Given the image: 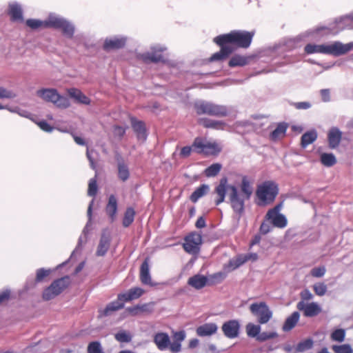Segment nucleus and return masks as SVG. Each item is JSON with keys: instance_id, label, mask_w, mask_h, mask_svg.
I'll return each mask as SVG.
<instances>
[{"instance_id": "f257e3e1", "label": "nucleus", "mask_w": 353, "mask_h": 353, "mask_svg": "<svg viewBox=\"0 0 353 353\" xmlns=\"http://www.w3.org/2000/svg\"><path fill=\"white\" fill-rule=\"evenodd\" d=\"M240 188L241 194H239V190L235 185H228V179L223 178L215 188V192L218 195V199L215 201L216 205H219L224 201L226 192L229 190V200L231 207L233 211L239 215V219L245 211V200H249L253 192L250 182L245 176L242 178Z\"/></svg>"}, {"instance_id": "f03ea898", "label": "nucleus", "mask_w": 353, "mask_h": 353, "mask_svg": "<svg viewBox=\"0 0 353 353\" xmlns=\"http://www.w3.org/2000/svg\"><path fill=\"white\" fill-rule=\"evenodd\" d=\"M347 29L353 30V11L348 14L336 18L333 22L327 25H319L307 30L304 34L306 37H323L329 34H336L341 31Z\"/></svg>"}, {"instance_id": "7ed1b4c3", "label": "nucleus", "mask_w": 353, "mask_h": 353, "mask_svg": "<svg viewBox=\"0 0 353 353\" xmlns=\"http://www.w3.org/2000/svg\"><path fill=\"white\" fill-rule=\"evenodd\" d=\"M353 50V42L344 44L341 41H334L331 44L308 43L304 50L307 54L320 53L339 57Z\"/></svg>"}, {"instance_id": "20e7f679", "label": "nucleus", "mask_w": 353, "mask_h": 353, "mask_svg": "<svg viewBox=\"0 0 353 353\" xmlns=\"http://www.w3.org/2000/svg\"><path fill=\"white\" fill-rule=\"evenodd\" d=\"M254 32L245 30H232L228 34H220L214 39V42L218 46L232 44L239 48H248L250 47Z\"/></svg>"}, {"instance_id": "39448f33", "label": "nucleus", "mask_w": 353, "mask_h": 353, "mask_svg": "<svg viewBox=\"0 0 353 353\" xmlns=\"http://www.w3.org/2000/svg\"><path fill=\"white\" fill-rule=\"evenodd\" d=\"M194 108L199 115L206 114L215 117H225L229 114V109L226 105L203 99L195 101Z\"/></svg>"}, {"instance_id": "423d86ee", "label": "nucleus", "mask_w": 353, "mask_h": 353, "mask_svg": "<svg viewBox=\"0 0 353 353\" xmlns=\"http://www.w3.org/2000/svg\"><path fill=\"white\" fill-rule=\"evenodd\" d=\"M279 193V188L276 183L266 181L259 185L256 195L259 200V205H264L272 203Z\"/></svg>"}, {"instance_id": "0eeeda50", "label": "nucleus", "mask_w": 353, "mask_h": 353, "mask_svg": "<svg viewBox=\"0 0 353 353\" xmlns=\"http://www.w3.org/2000/svg\"><path fill=\"white\" fill-rule=\"evenodd\" d=\"M50 28L61 30L62 34L68 39H72L75 32L74 24L68 19L56 13L49 14Z\"/></svg>"}, {"instance_id": "6e6552de", "label": "nucleus", "mask_w": 353, "mask_h": 353, "mask_svg": "<svg viewBox=\"0 0 353 353\" xmlns=\"http://www.w3.org/2000/svg\"><path fill=\"white\" fill-rule=\"evenodd\" d=\"M37 96L46 102H50L60 108H67L70 103L68 99L59 94L54 88H41L37 91Z\"/></svg>"}, {"instance_id": "1a4fd4ad", "label": "nucleus", "mask_w": 353, "mask_h": 353, "mask_svg": "<svg viewBox=\"0 0 353 353\" xmlns=\"http://www.w3.org/2000/svg\"><path fill=\"white\" fill-rule=\"evenodd\" d=\"M70 283L69 276H65L54 280L43 292L42 297L45 301H50L59 295Z\"/></svg>"}, {"instance_id": "9d476101", "label": "nucleus", "mask_w": 353, "mask_h": 353, "mask_svg": "<svg viewBox=\"0 0 353 353\" xmlns=\"http://www.w3.org/2000/svg\"><path fill=\"white\" fill-rule=\"evenodd\" d=\"M150 51L145 52H137L136 57L139 60L145 63H157L163 60V52L167 48L161 44H154L150 46Z\"/></svg>"}, {"instance_id": "9b49d317", "label": "nucleus", "mask_w": 353, "mask_h": 353, "mask_svg": "<svg viewBox=\"0 0 353 353\" xmlns=\"http://www.w3.org/2000/svg\"><path fill=\"white\" fill-rule=\"evenodd\" d=\"M250 312L257 318L260 324L267 323L272 317V312L263 301L253 303L250 305Z\"/></svg>"}, {"instance_id": "f8f14e48", "label": "nucleus", "mask_w": 353, "mask_h": 353, "mask_svg": "<svg viewBox=\"0 0 353 353\" xmlns=\"http://www.w3.org/2000/svg\"><path fill=\"white\" fill-rule=\"evenodd\" d=\"M283 203L276 205L273 208L269 210L265 214V221H268L274 227L284 228L288 224L285 216L280 213Z\"/></svg>"}, {"instance_id": "ddd939ff", "label": "nucleus", "mask_w": 353, "mask_h": 353, "mask_svg": "<svg viewBox=\"0 0 353 353\" xmlns=\"http://www.w3.org/2000/svg\"><path fill=\"white\" fill-rule=\"evenodd\" d=\"M202 243V236L197 232H192L185 238L183 244L185 251L191 254H196L200 251V245Z\"/></svg>"}, {"instance_id": "4468645a", "label": "nucleus", "mask_w": 353, "mask_h": 353, "mask_svg": "<svg viewBox=\"0 0 353 353\" xmlns=\"http://www.w3.org/2000/svg\"><path fill=\"white\" fill-rule=\"evenodd\" d=\"M128 41V37L123 34H117L105 39L103 49L105 51L120 50L123 48Z\"/></svg>"}, {"instance_id": "2eb2a0df", "label": "nucleus", "mask_w": 353, "mask_h": 353, "mask_svg": "<svg viewBox=\"0 0 353 353\" xmlns=\"http://www.w3.org/2000/svg\"><path fill=\"white\" fill-rule=\"evenodd\" d=\"M241 324L239 320L232 319L224 322L221 326L222 332L225 337L233 339L240 334Z\"/></svg>"}, {"instance_id": "dca6fc26", "label": "nucleus", "mask_w": 353, "mask_h": 353, "mask_svg": "<svg viewBox=\"0 0 353 353\" xmlns=\"http://www.w3.org/2000/svg\"><path fill=\"white\" fill-rule=\"evenodd\" d=\"M296 308L303 311L306 317H314L320 314L322 311L321 306L316 302L306 303L303 301L298 302Z\"/></svg>"}, {"instance_id": "f3484780", "label": "nucleus", "mask_w": 353, "mask_h": 353, "mask_svg": "<svg viewBox=\"0 0 353 353\" xmlns=\"http://www.w3.org/2000/svg\"><path fill=\"white\" fill-rule=\"evenodd\" d=\"M110 242L111 235L110 232L107 229L103 230L96 251V255L97 256H105L110 248Z\"/></svg>"}, {"instance_id": "a211bd4d", "label": "nucleus", "mask_w": 353, "mask_h": 353, "mask_svg": "<svg viewBox=\"0 0 353 353\" xmlns=\"http://www.w3.org/2000/svg\"><path fill=\"white\" fill-rule=\"evenodd\" d=\"M192 147L196 150L198 153H208L209 150H213L217 152H219L221 150L218 148V145L215 143L205 142L203 140L197 137L194 139Z\"/></svg>"}, {"instance_id": "6ab92c4d", "label": "nucleus", "mask_w": 353, "mask_h": 353, "mask_svg": "<svg viewBox=\"0 0 353 353\" xmlns=\"http://www.w3.org/2000/svg\"><path fill=\"white\" fill-rule=\"evenodd\" d=\"M153 341L160 351H165L170 345V338L166 332H157L153 336Z\"/></svg>"}, {"instance_id": "aec40b11", "label": "nucleus", "mask_w": 353, "mask_h": 353, "mask_svg": "<svg viewBox=\"0 0 353 353\" xmlns=\"http://www.w3.org/2000/svg\"><path fill=\"white\" fill-rule=\"evenodd\" d=\"M208 281V276L196 274L188 279V284L195 290H201L207 285H209Z\"/></svg>"}, {"instance_id": "412c9836", "label": "nucleus", "mask_w": 353, "mask_h": 353, "mask_svg": "<svg viewBox=\"0 0 353 353\" xmlns=\"http://www.w3.org/2000/svg\"><path fill=\"white\" fill-rule=\"evenodd\" d=\"M133 130L137 134V139L141 141H145L147 139L145 123L132 117L130 119Z\"/></svg>"}, {"instance_id": "4be33fe9", "label": "nucleus", "mask_w": 353, "mask_h": 353, "mask_svg": "<svg viewBox=\"0 0 353 353\" xmlns=\"http://www.w3.org/2000/svg\"><path fill=\"white\" fill-rule=\"evenodd\" d=\"M342 138L341 131L336 127L332 128L327 134L328 144L331 149L336 148Z\"/></svg>"}, {"instance_id": "5701e85b", "label": "nucleus", "mask_w": 353, "mask_h": 353, "mask_svg": "<svg viewBox=\"0 0 353 353\" xmlns=\"http://www.w3.org/2000/svg\"><path fill=\"white\" fill-rule=\"evenodd\" d=\"M218 330V326L214 323H207L199 326L196 332V334L201 337L210 336L214 334Z\"/></svg>"}, {"instance_id": "b1692460", "label": "nucleus", "mask_w": 353, "mask_h": 353, "mask_svg": "<svg viewBox=\"0 0 353 353\" xmlns=\"http://www.w3.org/2000/svg\"><path fill=\"white\" fill-rule=\"evenodd\" d=\"M8 14L13 21L23 20V11L21 5L16 2H10L8 5Z\"/></svg>"}, {"instance_id": "393cba45", "label": "nucleus", "mask_w": 353, "mask_h": 353, "mask_svg": "<svg viewBox=\"0 0 353 353\" xmlns=\"http://www.w3.org/2000/svg\"><path fill=\"white\" fill-rule=\"evenodd\" d=\"M67 92L68 95L71 98L74 99L77 103L89 105L91 102L90 99L87 96L77 88H69Z\"/></svg>"}, {"instance_id": "a878e982", "label": "nucleus", "mask_w": 353, "mask_h": 353, "mask_svg": "<svg viewBox=\"0 0 353 353\" xmlns=\"http://www.w3.org/2000/svg\"><path fill=\"white\" fill-rule=\"evenodd\" d=\"M221 47L220 51L213 54L210 57V61H221L227 58L233 51V49L226 44L219 46Z\"/></svg>"}, {"instance_id": "bb28decb", "label": "nucleus", "mask_w": 353, "mask_h": 353, "mask_svg": "<svg viewBox=\"0 0 353 353\" xmlns=\"http://www.w3.org/2000/svg\"><path fill=\"white\" fill-rule=\"evenodd\" d=\"M140 279L143 284L152 285L149 264L147 260H145L141 265Z\"/></svg>"}, {"instance_id": "cd10ccee", "label": "nucleus", "mask_w": 353, "mask_h": 353, "mask_svg": "<svg viewBox=\"0 0 353 353\" xmlns=\"http://www.w3.org/2000/svg\"><path fill=\"white\" fill-rule=\"evenodd\" d=\"M117 200L114 195L111 194L108 198V202L106 205L105 211L107 214L113 221L117 212Z\"/></svg>"}, {"instance_id": "c85d7f7f", "label": "nucleus", "mask_w": 353, "mask_h": 353, "mask_svg": "<svg viewBox=\"0 0 353 353\" xmlns=\"http://www.w3.org/2000/svg\"><path fill=\"white\" fill-rule=\"evenodd\" d=\"M299 318L300 314L299 312L295 311L292 312V314L285 319L282 327L283 330L284 332L290 331L295 327L299 320Z\"/></svg>"}, {"instance_id": "c756f323", "label": "nucleus", "mask_w": 353, "mask_h": 353, "mask_svg": "<svg viewBox=\"0 0 353 353\" xmlns=\"http://www.w3.org/2000/svg\"><path fill=\"white\" fill-rule=\"evenodd\" d=\"M49 15L45 20H40L36 19H29L26 21L27 26L32 30H37L39 28H50Z\"/></svg>"}, {"instance_id": "7c9ffc66", "label": "nucleus", "mask_w": 353, "mask_h": 353, "mask_svg": "<svg viewBox=\"0 0 353 353\" xmlns=\"http://www.w3.org/2000/svg\"><path fill=\"white\" fill-rule=\"evenodd\" d=\"M199 123L206 128L223 129L225 123L222 121L213 120L208 118H202L199 121Z\"/></svg>"}, {"instance_id": "2f4dec72", "label": "nucleus", "mask_w": 353, "mask_h": 353, "mask_svg": "<svg viewBox=\"0 0 353 353\" xmlns=\"http://www.w3.org/2000/svg\"><path fill=\"white\" fill-rule=\"evenodd\" d=\"M117 169L118 178L123 182L127 181L130 176V172L127 164L122 159L117 160Z\"/></svg>"}, {"instance_id": "473e14b6", "label": "nucleus", "mask_w": 353, "mask_h": 353, "mask_svg": "<svg viewBox=\"0 0 353 353\" xmlns=\"http://www.w3.org/2000/svg\"><path fill=\"white\" fill-rule=\"evenodd\" d=\"M318 134L315 130H311L305 132L301 138V147L305 148L307 145L314 142L317 139Z\"/></svg>"}, {"instance_id": "72a5a7b5", "label": "nucleus", "mask_w": 353, "mask_h": 353, "mask_svg": "<svg viewBox=\"0 0 353 353\" xmlns=\"http://www.w3.org/2000/svg\"><path fill=\"white\" fill-rule=\"evenodd\" d=\"M288 125L285 122L277 124L276 128L271 132L270 137L272 140L276 141L285 136Z\"/></svg>"}, {"instance_id": "f704fd0d", "label": "nucleus", "mask_w": 353, "mask_h": 353, "mask_svg": "<svg viewBox=\"0 0 353 353\" xmlns=\"http://www.w3.org/2000/svg\"><path fill=\"white\" fill-rule=\"evenodd\" d=\"M210 188L207 184H202L198 187L190 195V200L193 203H196L199 199L208 193Z\"/></svg>"}, {"instance_id": "c9c22d12", "label": "nucleus", "mask_w": 353, "mask_h": 353, "mask_svg": "<svg viewBox=\"0 0 353 353\" xmlns=\"http://www.w3.org/2000/svg\"><path fill=\"white\" fill-rule=\"evenodd\" d=\"M249 62V58L245 56L235 54L230 59L228 65L231 68L244 66Z\"/></svg>"}, {"instance_id": "e433bc0d", "label": "nucleus", "mask_w": 353, "mask_h": 353, "mask_svg": "<svg viewBox=\"0 0 353 353\" xmlns=\"http://www.w3.org/2000/svg\"><path fill=\"white\" fill-rule=\"evenodd\" d=\"M123 307L124 303L117 299L106 305L105 308L103 311V315L105 316H108L111 312L122 309Z\"/></svg>"}, {"instance_id": "4c0bfd02", "label": "nucleus", "mask_w": 353, "mask_h": 353, "mask_svg": "<svg viewBox=\"0 0 353 353\" xmlns=\"http://www.w3.org/2000/svg\"><path fill=\"white\" fill-rule=\"evenodd\" d=\"M134 216H135L134 210L132 207L127 208V209L124 213V216H123V221H122L123 226L124 228L129 227L133 223V221L134 220Z\"/></svg>"}, {"instance_id": "58836bf2", "label": "nucleus", "mask_w": 353, "mask_h": 353, "mask_svg": "<svg viewBox=\"0 0 353 353\" xmlns=\"http://www.w3.org/2000/svg\"><path fill=\"white\" fill-rule=\"evenodd\" d=\"M314 345V341L311 338L300 341L295 347V352H304L311 350Z\"/></svg>"}, {"instance_id": "ea45409f", "label": "nucleus", "mask_w": 353, "mask_h": 353, "mask_svg": "<svg viewBox=\"0 0 353 353\" xmlns=\"http://www.w3.org/2000/svg\"><path fill=\"white\" fill-rule=\"evenodd\" d=\"M247 335L251 338H256L257 339L258 336L261 332V326L259 325H255L252 323L247 324L245 327Z\"/></svg>"}, {"instance_id": "a19ab883", "label": "nucleus", "mask_w": 353, "mask_h": 353, "mask_svg": "<svg viewBox=\"0 0 353 353\" xmlns=\"http://www.w3.org/2000/svg\"><path fill=\"white\" fill-rule=\"evenodd\" d=\"M321 162L326 167H331L336 163V159L332 153H322L321 155Z\"/></svg>"}, {"instance_id": "79ce46f5", "label": "nucleus", "mask_w": 353, "mask_h": 353, "mask_svg": "<svg viewBox=\"0 0 353 353\" xmlns=\"http://www.w3.org/2000/svg\"><path fill=\"white\" fill-rule=\"evenodd\" d=\"M88 353H105L100 341H93L88 343L87 347Z\"/></svg>"}, {"instance_id": "37998d69", "label": "nucleus", "mask_w": 353, "mask_h": 353, "mask_svg": "<svg viewBox=\"0 0 353 353\" xmlns=\"http://www.w3.org/2000/svg\"><path fill=\"white\" fill-rule=\"evenodd\" d=\"M94 203V200L92 199L89 205H88V211H87V215H88V221L87 222L85 226L84 227L83 231H82V233H81V235L84 236H88V234L90 230V225H91V219H92V205Z\"/></svg>"}, {"instance_id": "c03bdc74", "label": "nucleus", "mask_w": 353, "mask_h": 353, "mask_svg": "<svg viewBox=\"0 0 353 353\" xmlns=\"http://www.w3.org/2000/svg\"><path fill=\"white\" fill-rule=\"evenodd\" d=\"M114 339L120 343H129L132 341V336L125 330H120L114 334Z\"/></svg>"}, {"instance_id": "a18cd8bd", "label": "nucleus", "mask_w": 353, "mask_h": 353, "mask_svg": "<svg viewBox=\"0 0 353 353\" xmlns=\"http://www.w3.org/2000/svg\"><path fill=\"white\" fill-rule=\"evenodd\" d=\"M221 169V165L220 163H213L205 170V174L208 177L215 176L220 172Z\"/></svg>"}, {"instance_id": "49530a36", "label": "nucleus", "mask_w": 353, "mask_h": 353, "mask_svg": "<svg viewBox=\"0 0 353 353\" xmlns=\"http://www.w3.org/2000/svg\"><path fill=\"white\" fill-rule=\"evenodd\" d=\"M345 337V330L342 328L334 330L331 333V339L334 341L341 343L344 341Z\"/></svg>"}, {"instance_id": "de8ad7c7", "label": "nucleus", "mask_w": 353, "mask_h": 353, "mask_svg": "<svg viewBox=\"0 0 353 353\" xmlns=\"http://www.w3.org/2000/svg\"><path fill=\"white\" fill-rule=\"evenodd\" d=\"M332 350L335 353H353V349L350 344L334 345Z\"/></svg>"}, {"instance_id": "09e8293b", "label": "nucleus", "mask_w": 353, "mask_h": 353, "mask_svg": "<svg viewBox=\"0 0 353 353\" xmlns=\"http://www.w3.org/2000/svg\"><path fill=\"white\" fill-rule=\"evenodd\" d=\"M313 290L316 295L323 296L325 294L327 288L324 283L318 282L314 284Z\"/></svg>"}, {"instance_id": "8fccbe9b", "label": "nucleus", "mask_w": 353, "mask_h": 353, "mask_svg": "<svg viewBox=\"0 0 353 353\" xmlns=\"http://www.w3.org/2000/svg\"><path fill=\"white\" fill-rule=\"evenodd\" d=\"M128 298L131 299V301L139 299L141 297L144 293V290L141 288H130L128 291Z\"/></svg>"}, {"instance_id": "3c124183", "label": "nucleus", "mask_w": 353, "mask_h": 353, "mask_svg": "<svg viewBox=\"0 0 353 353\" xmlns=\"http://www.w3.org/2000/svg\"><path fill=\"white\" fill-rule=\"evenodd\" d=\"M278 334L276 332H261L259 335L258 336L257 341L259 342H264L265 341H268L269 339H274L277 337Z\"/></svg>"}, {"instance_id": "603ef678", "label": "nucleus", "mask_w": 353, "mask_h": 353, "mask_svg": "<svg viewBox=\"0 0 353 353\" xmlns=\"http://www.w3.org/2000/svg\"><path fill=\"white\" fill-rule=\"evenodd\" d=\"M8 110L10 111V112H12V113H17V114H18L19 116H21L22 117H25V118H28V119H32V115L31 113H30L27 110H21V109H20L18 107H14V108L8 107Z\"/></svg>"}, {"instance_id": "864d4df0", "label": "nucleus", "mask_w": 353, "mask_h": 353, "mask_svg": "<svg viewBox=\"0 0 353 353\" xmlns=\"http://www.w3.org/2000/svg\"><path fill=\"white\" fill-rule=\"evenodd\" d=\"M51 272L50 269H45V268H39L36 272V278L35 281L37 283H39L43 281V279L48 276Z\"/></svg>"}, {"instance_id": "5fc2aeb1", "label": "nucleus", "mask_w": 353, "mask_h": 353, "mask_svg": "<svg viewBox=\"0 0 353 353\" xmlns=\"http://www.w3.org/2000/svg\"><path fill=\"white\" fill-rule=\"evenodd\" d=\"M16 97L17 94L12 90L0 87V99H14Z\"/></svg>"}, {"instance_id": "6e6d98bb", "label": "nucleus", "mask_w": 353, "mask_h": 353, "mask_svg": "<svg viewBox=\"0 0 353 353\" xmlns=\"http://www.w3.org/2000/svg\"><path fill=\"white\" fill-rule=\"evenodd\" d=\"M97 192V183L95 179H91L88 183V194L90 196H94Z\"/></svg>"}, {"instance_id": "4d7b16f0", "label": "nucleus", "mask_w": 353, "mask_h": 353, "mask_svg": "<svg viewBox=\"0 0 353 353\" xmlns=\"http://www.w3.org/2000/svg\"><path fill=\"white\" fill-rule=\"evenodd\" d=\"M325 268L324 266H321L312 268L310 274L313 277L321 278L325 275Z\"/></svg>"}, {"instance_id": "13d9d810", "label": "nucleus", "mask_w": 353, "mask_h": 353, "mask_svg": "<svg viewBox=\"0 0 353 353\" xmlns=\"http://www.w3.org/2000/svg\"><path fill=\"white\" fill-rule=\"evenodd\" d=\"M209 279V285L220 283L223 279V274L221 272L211 274L208 277Z\"/></svg>"}, {"instance_id": "bf43d9fd", "label": "nucleus", "mask_w": 353, "mask_h": 353, "mask_svg": "<svg viewBox=\"0 0 353 353\" xmlns=\"http://www.w3.org/2000/svg\"><path fill=\"white\" fill-rule=\"evenodd\" d=\"M290 104L296 110H308L312 107L309 101L292 102Z\"/></svg>"}, {"instance_id": "052dcab7", "label": "nucleus", "mask_w": 353, "mask_h": 353, "mask_svg": "<svg viewBox=\"0 0 353 353\" xmlns=\"http://www.w3.org/2000/svg\"><path fill=\"white\" fill-rule=\"evenodd\" d=\"M87 240H88V236H84L81 234V236H79V238L78 239L77 245L74 250L72 252V253L71 254V257H72L75 253H78L81 250L83 245L84 244H85V243L87 242Z\"/></svg>"}, {"instance_id": "680f3d73", "label": "nucleus", "mask_w": 353, "mask_h": 353, "mask_svg": "<svg viewBox=\"0 0 353 353\" xmlns=\"http://www.w3.org/2000/svg\"><path fill=\"white\" fill-rule=\"evenodd\" d=\"M300 297L301 299L300 301L305 303V301L312 300L314 296L308 289L305 288L300 292Z\"/></svg>"}, {"instance_id": "e2e57ef3", "label": "nucleus", "mask_w": 353, "mask_h": 353, "mask_svg": "<svg viewBox=\"0 0 353 353\" xmlns=\"http://www.w3.org/2000/svg\"><path fill=\"white\" fill-rule=\"evenodd\" d=\"M247 262V259L244 256H239L234 261H230V263L234 269L237 268L242 265L244 263Z\"/></svg>"}, {"instance_id": "0e129e2a", "label": "nucleus", "mask_w": 353, "mask_h": 353, "mask_svg": "<svg viewBox=\"0 0 353 353\" xmlns=\"http://www.w3.org/2000/svg\"><path fill=\"white\" fill-rule=\"evenodd\" d=\"M168 349L173 353H178L181 350V343L174 341L173 342L170 341Z\"/></svg>"}, {"instance_id": "69168bd1", "label": "nucleus", "mask_w": 353, "mask_h": 353, "mask_svg": "<svg viewBox=\"0 0 353 353\" xmlns=\"http://www.w3.org/2000/svg\"><path fill=\"white\" fill-rule=\"evenodd\" d=\"M125 133V128L119 125L114 126L113 134L115 137H118L119 139H121L123 137Z\"/></svg>"}, {"instance_id": "338daca9", "label": "nucleus", "mask_w": 353, "mask_h": 353, "mask_svg": "<svg viewBox=\"0 0 353 353\" xmlns=\"http://www.w3.org/2000/svg\"><path fill=\"white\" fill-rule=\"evenodd\" d=\"M37 124L45 132H51L53 130V128L46 121H39Z\"/></svg>"}, {"instance_id": "774afa93", "label": "nucleus", "mask_w": 353, "mask_h": 353, "mask_svg": "<svg viewBox=\"0 0 353 353\" xmlns=\"http://www.w3.org/2000/svg\"><path fill=\"white\" fill-rule=\"evenodd\" d=\"M321 99L323 102L330 101V90L329 89H322L320 90Z\"/></svg>"}]
</instances>
